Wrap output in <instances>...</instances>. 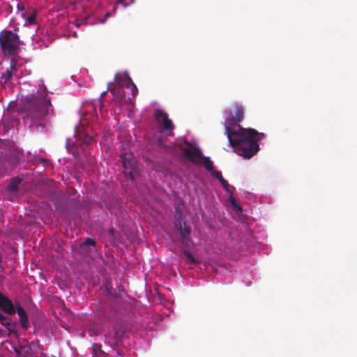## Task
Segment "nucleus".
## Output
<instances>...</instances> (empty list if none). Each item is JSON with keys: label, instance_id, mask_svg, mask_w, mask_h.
<instances>
[{"label": "nucleus", "instance_id": "f257e3e1", "mask_svg": "<svg viewBox=\"0 0 357 357\" xmlns=\"http://www.w3.org/2000/svg\"><path fill=\"white\" fill-rule=\"evenodd\" d=\"M234 114L227 117L225 122V133L229 142L234 151L245 159H250L259 151L258 141L263 137L262 132H259L253 128H243L239 123L244 119V109L237 102L234 104Z\"/></svg>", "mask_w": 357, "mask_h": 357}, {"label": "nucleus", "instance_id": "f03ea898", "mask_svg": "<svg viewBox=\"0 0 357 357\" xmlns=\"http://www.w3.org/2000/svg\"><path fill=\"white\" fill-rule=\"evenodd\" d=\"M24 102L26 111L24 118L26 120H30L33 123L38 122L36 123V126L43 127V124L40 121L47 117L50 118L53 116V106L45 90L26 96Z\"/></svg>", "mask_w": 357, "mask_h": 357}, {"label": "nucleus", "instance_id": "7ed1b4c3", "mask_svg": "<svg viewBox=\"0 0 357 357\" xmlns=\"http://www.w3.org/2000/svg\"><path fill=\"white\" fill-rule=\"evenodd\" d=\"M0 310L4 313L11 315L17 313L20 319V325L27 329L29 326L28 316L24 308L19 303L14 304L5 294L1 293L0 296Z\"/></svg>", "mask_w": 357, "mask_h": 357}, {"label": "nucleus", "instance_id": "20e7f679", "mask_svg": "<svg viewBox=\"0 0 357 357\" xmlns=\"http://www.w3.org/2000/svg\"><path fill=\"white\" fill-rule=\"evenodd\" d=\"M0 46L4 54H16L20 47L19 36L10 30L2 31L0 33Z\"/></svg>", "mask_w": 357, "mask_h": 357}, {"label": "nucleus", "instance_id": "39448f33", "mask_svg": "<svg viewBox=\"0 0 357 357\" xmlns=\"http://www.w3.org/2000/svg\"><path fill=\"white\" fill-rule=\"evenodd\" d=\"M155 117L160 126L161 131H167V135L173 136V130L174 125L172 121L169 119L168 114L161 109H156L155 111Z\"/></svg>", "mask_w": 357, "mask_h": 357}, {"label": "nucleus", "instance_id": "423d86ee", "mask_svg": "<svg viewBox=\"0 0 357 357\" xmlns=\"http://www.w3.org/2000/svg\"><path fill=\"white\" fill-rule=\"evenodd\" d=\"M122 165L126 174H129L131 179H133L132 172L137 168V162L130 153H123L121 155Z\"/></svg>", "mask_w": 357, "mask_h": 357}, {"label": "nucleus", "instance_id": "0eeeda50", "mask_svg": "<svg viewBox=\"0 0 357 357\" xmlns=\"http://www.w3.org/2000/svg\"><path fill=\"white\" fill-rule=\"evenodd\" d=\"M124 331L121 328H114V335H105V343L111 348L116 349L121 344Z\"/></svg>", "mask_w": 357, "mask_h": 357}, {"label": "nucleus", "instance_id": "6e6552de", "mask_svg": "<svg viewBox=\"0 0 357 357\" xmlns=\"http://www.w3.org/2000/svg\"><path fill=\"white\" fill-rule=\"evenodd\" d=\"M75 137L77 138L75 142L70 143L69 140L67 141L66 146L68 148L72 144L75 146H82V149H84V146H89L92 140V137L84 132L79 133L78 136L75 133Z\"/></svg>", "mask_w": 357, "mask_h": 357}, {"label": "nucleus", "instance_id": "1a4fd4ad", "mask_svg": "<svg viewBox=\"0 0 357 357\" xmlns=\"http://www.w3.org/2000/svg\"><path fill=\"white\" fill-rule=\"evenodd\" d=\"M186 144L188 146L183 148L182 152L183 153L185 158L195 162V158H200L202 155L201 150L197 147L190 145L188 142H186Z\"/></svg>", "mask_w": 357, "mask_h": 357}, {"label": "nucleus", "instance_id": "9d476101", "mask_svg": "<svg viewBox=\"0 0 357 357\" xmlns=\"http://www.w3.org/2000/svg\"><path fill=\"white\" fill-rule=\"evenodd\" d=\"M179 234L181 238V243L184 245H188L189 243L191 242V228L189 225H186L185 222H183V226L180 223Z\"/></svg>", "mask_w": 357, "mask_h": 357}, {"label": "nucleus", "instance_id": "9b49d317", "mask_svg": "<svg viewBox=\"0 0 357 357\" xmlns=\"http://www.w3.org/2000/svg\"><path fill=\"white\" fill-rule=\"evenodd\" d=\"M114 79L119 85L126 87L132 82L128 72L116 73L114 76Z\"/></svg>", "mask_w": 357, "mask_h": 357}, {"label": "nucleus", "instance_id": "f8f14e48", "mask_svg": "<svg viewBox=\"0 0 357 357\" xmlns=\"http://www.w3.org/2000/svg\"><path fill=\"white\" fill-rule=\"evenodd\" d=\"M16 70L17 61L15 59H11L9 68L6 69L5 73H2L1 77L3 78L5 81H8L12 77Z\"/></svg>", "mask_w": 357, "mask_h": 357}, {"label": "nucleus", "instance_id": "ddd939ff", "mask_svg": "<svg viewBox=\"0 0 357 357\" xmlns=\"http://www.w3.org/2000/svg\"><path fill=\"white\" fill-rule=\"evenodd\" d=\"M200 159L202 160L204 168L208 171L211 175H213V173L215 172H217V170L214 169L212 160L208 157L202 155Z\"/></svg>", "mask_w": 357, "mask_h": 357}, {"label": "nucleus", "instance_id": "4468645a", "mask_svg": "<svg viewBox=\"0 0 357 357\" xmlns=\"http://www.w3.org/2000/svg\"><path fill=\"white\" fill-rule=\"evenodd\" d=\"M8 317V316H6ZM9 318H8V319ZM7 319H6V321ZM1 324L5 327L9 333L16 334L17 333V324L15 321H5V320L0 321Z\"/></svg>", "mask_w": 357, "mask_h": 357}, {"label": "nucleus", "instance_id": "2eb2a0df", "mask_svg": "<svg viewBox=\"0 0 357 357\" xmlns=\"http://www.w3.org/2000/svg\"><path fill=\"white\" fill-rule=\"evenodd\" d=\"M93 357H106L107 354L102 350V346L100 344L93 343L91 347Z\"/></svg>", "mask_w": 357, "mask_h": 357}, {"label": "nucleus", "instance_id": "dca6fc26", "mask_svg": "<svg viewBox=\"0 0 357 357\" xmlns=\"http://www.w3.org/2000/svg\"><path fill=\"white\" fill-rule=\"evenodd\" d=\"M213 177L216 178L217 179H218V181H220V183L222 184V185L223 186L224 189L225 190H227V192H229V188L231 187L229 185V184L228 183L227 181H226L222 176V173L219 171H217V172H215L214 173H213V175H212Z\"/></svg>", "mask_w": 357, "mask_h": 357}, {"label": "nucleus", "instance_id": "f3484780", "mask_svg": "<svg viewBox=\"0 0 357 357\" xmlns=\"http://www.w3.org/2000/svg\"><path fill=\"white\" fill-rule=\"evenodd\" d=\"M21 183V180L18 178H13L8 185V188L11 191H16L18 188L19 185Z\"/></svg>", "mask_w": 357, "mask_h": 357}, {"label": "nucleus", "instance_id": "a211bd4d", "mask_svg": "<svg viewBox=\"0 0 357 357\" xmlns=\"http://www.w3.org/2000/svg\"><path fill=\"white\" fill-rule=\"evenodd\" d=\"M183 255L186 257V258L188 260L190 264H198V261H197V259L194 257V256L188 250H184Z\"/></svg>", "mask_w": 357, "mask_h": 357}, {"label": "nucleus", "instance_id": "6ab92c4d", "mask_svg": "<svg viewBox=\"0 0 357 357\" xmlns=\"http://www.w3.org/2000/svg\"><path fill=\"white\" fill-rule=\"evenodd\" d=\"M36 15H37V13L36 12H34L33 14H31V15H29L26 21V23L29 24V25H31V24H36Z\"/></svg>", "mask_w": 357, "mask_h": 357}, {"label": "nucleus", "instance_id": "aec40b11", "mask_svg": "<svg viewBox=\"0 0 357 357\" xmlns=\"http://www.w3.org/2000/svg\"><path fill=\"white\" fill-rule=\"evenodd\" d=\"M88 245L95 246L96 245V241L91 238H86L84 239L83 243L81 244V246L82 248Z\"/></svg>", "mask_w": 357, "mask_h": 357}, {"label": "nucleus", "instance_id": "412c9836", "mask_svg": "<svg viewBox=\"0 0 357 357\" xmlns=\"http://www.w3.org/2000/svg\"><path fill=\"white\" fill-rule=\"evenodd\" d=\"M127 88H129L131 90L132 96H135L138 93V89L132 82L127 86Z\"/></svg>", "mask_w": 357, "mask_h": 357}, {"label": "nucleus", "instance_id": "4be33fe9", "mask_svg": "<svg viewBox=\"0 0 357 357\" xmlns=\"http://www.w3.org/2000/svg\"><path fill=\"white\" fill-rule=\"evenodd\" d=\"M134 0H119V2L123 4L126 7L130 5Z\"/></svg>", "mask_w": 357, "mask_h": 357}, {"label": "nucleus", "instance_id": "5701e85b", "mask_svg": "<svg viewBox=\"0 0 357 357\" xmlns=\"http://www.w3.org/2000/svg\"><path fill=\"white\" fill-rule=\"evenodd\" d=\"M232 207H233L236 211H242L241 207V206H239V204H238L236 202H234Z\"/></svg>", "mask_w": 357, "mask_h": 357}, {"label": "nucleus", "instance_id": "b1692460", "mask_svg": "<svg viewBox=\"0 0 357 357\" xmlns=\"http://www.w3.org/2000/svg\"><path fill=\"white\" fill-rule=\"evenodd\" d=\"M17 8L20 11H24L25 10V6L22 3H18Z\"/></svg>", "mask_w": 357, "mask_h": 357}, {"label": "nucleus", "instance_id": "393cba45", "mask_svg": "<svg viewBox=\"0 0 357 357\" xmlns=\"http://www.w3.org/2000/svg\"><path fill=\"white\" fill-rule=\"evenodd\" d=\"M110 17V13L109 12H107L105 14V17L103 20H100L101 23H105L108 17Z\"/></svg>", "mask_w": 357, "mask_h": 357}, {"label": "nucleus", "instance_id": "a878e982", "mask_svg": "<svg viewBox=\"0 0 357 357\" xmlns=\"http://www.w3.org/2000/svg\"><path fill=\"white\" fill-rule=\"evenodd\" d=\"M229 200L231 206H233L234 202H236L234 197L231 195L229 196Z\"/></svg>", "mask_w": 357, "mask_h": 357}, {"label": "nucleus", "instance_id": "bb28decb", "mask_svg": "<svg viewBox=\"0 0 357 357\" xmlns=\"http://www.w3.org/2000/svg\"><path fill=\"white\" fill-rule=\"evenodd\" d=\"M157 141H158V145H160V146H162V142H163V141H162V137H159L158 138Z\"/></svg>", "mask_w": 357, "mask_h": 357}, {"label": "nucleus", "instance_id": "cd10ccee", "mask_svg": "<svg viewBox=\"0 0 357 357\" xmlns=\"http://www.w3.org/2000/svg\"><path fill=\"white\" fill-rule=\"evenodd\" d=\"M106 92H103L101 93V97H102L105 94Z\"/></svg>", "mask_w": 357, "mask_h": 357}, {"label": "nucleus", "instance_id": "c85d7f7f", "mask_svg": "<svg viewBox=\"0 0 357 357\" xmlns=\"http://www.w3.org/2000/svg\"><path fill=\"white\" fill-rule=\"evenodd\" d=\"M22 17H25V14H24V13H22Z\"/></svg>", "mask_w": 357, "mask_h": 357}, {"label": "nucleus", "instance_id": "c756f323", "mask_svg": "<svg viewBox=\"0 0 357 357\" xmlns=\"http://www.w3.org/2000/svg\"><path fill=\"white\" fill-rule=\"evenodd\" d=\"M1 262V258L0 257V263Z\"/></svg>", "mask_w": 357, "mask_h": 357}]
</instances>
